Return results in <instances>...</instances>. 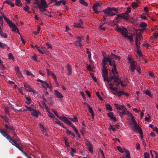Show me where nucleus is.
Wrapping results in <instances>:
<instances>
[{"label": "nucleus", "instance_id": "15", "mask_svg": "<svg viewBox=\"0 0 158 158\" xmlns=\"http://www.w3.org/2000/svg\"><path fill=\"white\" fill-rule=\"evenodd\" d=\"M109 117L110 118V120L114 122H115L117 121L116 118L114 116L113 113L112 112H109Z\"/></svg>", "mask_w": 158, "mask_h": 158}, {"label": "nucleus", "instance_id": "4", "mask_svg": "<svg viewBox=\"0 0 158 158\" xmlns=\"http://www.w3.org/2000/svg\"><path fill=\"white\" fill-rule=\"evenodd\" d=\"M83 38V36H78L77 37L74 43L76 46L80 47L83 46V41H85V40Z\"/></svg>", "mask_w": 158, "mask_h": 158}, {"label": "nucleus", "instance_id": "64", "mask_svg": "<svg viewBox=\"0 0 158 158\" xmlns=\"http://www.w3.org/2000/svg\"><path fill=\"white\" fill-rule=\"evenodd\" d=\"M46 45L47 47L48 48H52L51 45L48 43H46Z\"/></svg>", "mask_w": 158, "mask_h": 158}, {"label": "nucleus", "instance_id": "49", "mask_svg": "<svg viewBox=\"0 0 158 158\" xmlns=\"http://www.w3.org/2000/svg\"><path fill=\"white\" fill-rule=\"evenodd\" d=\"M8 58L10 59H14L12 54L11 53H10L8 54Z\"/></svg>", "mask_w": 158, "mask_h": 158}, {"label": "nucleus", "instance_id": "19", "mask_svg": "<svg viewBox=\"0 0 158 158\" xmlns=\"http://www.w3.org/2000/svg\"><path fill=\"white\" fill-rule=\"evenodd\" d=\"M87 145L88 146V149L89 152L91 153L93 152V146L90 143H88L87 144Z\"/></svg>", "mask_w": 158, "mask_h": 158}, {"label": "nucleus", "instance_id": "24", "mask_svg": "<svg viewBox=\"0 0 158 158\" xmlns=\"http://www.w3.org/2000/svg\"><path fill=\"white\" fill-rule=\"evenodd\" d=\"M135 131L138 130V132L139 133L140 132L142 131V129L139 126L138 124L135 127Z\"/></svg>", "mask_w": 158, "mask_h": 158}, {"label": "nucleus", "instance_id": "6", "mask_svg": "<svg viewBox=\"0 0 158 158\" xmlns=\"http://www.w3.org/2000/svg\"><path fill=\"white\" fill-rule=\"evenodd\" d=\"M102 6L100 2H97L94 4L92 7V9L94 11V12L96 14H98L100 12L98 10L102 8Z\"/></svg>", "mask_w": 158, "mask_h": 158}, {"label": "nucleus", "instance_id": "56", "mask_svg": "<svg viewBox=\"0 0 158 158\" xmlns=\"http://www.w3.org/2000/svg\"><path fill=\"white\" fill-rule=\"evenodd\" d=\"M127 153L126 155V158H131L130 157V155L128 151H127Z\"/></svg>", "mask_w": 158, "mask_h": 158}, {"label": "nucleus", "instance_id": "45", "mask_svg": "<svg viewBox=\"0 0 158 158\" xmlns=\"http://www.w3.org/2000/svg\"><path fill=\"white\" fill-rule=\"evenodd\" d=\"M96 94L97 96L99 98L100 100H102L103 99L100 96L99 92H96Z\"/></svg>", "mask_w": 158, "mask_h": 158}, {"label": "nucleus", "instance_id": "51", "mask_svg": "<svg viewBox=\"0 0 158 158\" xmlns=\"http://www.w3.org/2000/svg\"><path fill=\"white\" fill-rule=\"evenodd\" d=\"M25 72L26 74L28 76L31 75L32 76L34 77L35 76L32 73H31V72H29L27 71H25Z\"/></svg>", "mask_w": 158, "mask_h": 158}, {"label": "nucleus", "instance_id": "17", "mask_svg": "<svg viewBox=\"0 0 158 158\" xmlns=\"http://www.w3.org/2000/svg\"><path fill=\"white\" fill-rule=\"evenodd\" d=\"M40 113L39 111H37L33 109L31 112V114L35 117H38V113Z\"/></svg>", "mask_w": 158, "mask_h": 158}, {"label": "nucleus", "instance_id": "9", "mask_svg": "<svg viewBox=\"0 0 158 158\" xmlns=\"http://www.w3.org/2000/svg\"><path fill=\"white\" fill-rule=\"evenodd\" d=\"M121 107L122 108L121 110L122 111H119L118 112L120 116H123L125 114H129V111L127 110L124 107V106L121 105Z\"/></svg>", "mask_w": 158, "mask_h": 158}, {"label": "nucleus", "instance_id": "28", "mask_svg": "<svg viewBox=\"0 0 158 158\" xmlns=\"http://www.w3.org/2000/svg\"><path fill=\"white\" fill-rule=\"evenodd\" d=\"M47 6V4L45 0H41V4L40 6Z\"/></svg>", "mask_w": 158, "mask_h": 158}, {"label": "nucleus", "instance_id": "20", "mask_svg": "<svg viewBox=\"0 0 158 158\" xmlns=\"http://www.w3.org/2000/svg\"><path fill=\"white\" fill-rule=\"evenodd\" d=\"M67 73L68 74L70 75L72 73L71 67L69 64H68L67 67Z\"/></svg>", "mask_w": 158, "mask_h": 158}, {"label": "nucleus", "instance_id": "13", "mask_svg": "<svg viewBox=\"0 0 158 158\" xmlns=\"http://www.w3.org/2000/svg\"><path fill=\"white\" fill-rule=\"evenodd\" d=\"M103 12H104V13L105 14L103 16V20L105 21L106 19V17L109 16V7L103 10Z\"/></svg>", "mask_w": 158, "mask_h": 158}, {"label": "nucleus", "instance_id": "14", "mask_svg": "<svg viewBox=\"0 0 158 158\" xmlns=\"http://www.w3.org/2000/svg\"><path fill=\"white\" fill-rule=\"evenodd\" d=\"M130 15L129 14L127 13H125L122 14V17L124 19L128 21L130 18Z\"/></svg>", "mask_w": 158, "mask_h": 158}, {"label": "nucleus", "instance_id": "7", "mask_svg": "<svg viewBox=\"0 0 158 158\" xmlns=\"http://www.w3.org/2000/svg\"><path fill=\"white\" fill-rule=\"evenodd\" d=\"M4 137L8 140L9 142L13 145L15 146L17 143V142L16 141L12 139L8 133Z\"/></svg>", "mask_w": 158, "mask_h": 158}, {"label": "nucleus", "instance_id": "48", "mask_svg": "<svg viewBox=\"0 0 158 158\" xmlns=\"http://www.w3.org/2000/svg\"><path fill=\"white\" fill-rule=\"evenodd\" d=\"M52 111L54 113L55 115L57 117L58 116V114L57 112L54 109H52Z\"/></svg>", "mask_w": 158, "mask_h": 158}, {"label": "nucleus", "instance_id": "30", "mask_svg": "<svg viewBox=\"0 0 158 158\" xmlns=\"http://www.w3.org/2000/svg\"><path fill=\"white\" fill-rule=\"evenodd\" d=\"M89 112L91 113L92 117L93 118L94 116V112L93 111L92 108L91 107L89 106Z\"/></svg>", "mask_w": 158, "mask_h": 158}, {"label": "nucleus", "instance_id": "21", "mask_svg": "<svg viewBox=\"0 0 158 158\" xmlns=\"http://www.w3.org/2000/svg\"><path fill=\"white\" fill-rule=\"evenodd\" d=\"M0 133L4 137H5L7 134V132L6 130H3L0 128Z\"/></svg>", "mask_w": 158, "mask_h": 158}, {"label": "nucleus", "instance_id": "33", "mask_svg": "<svg viewBox=\"0 0 158 158\" xmlns=\"http://www.w3.org/2000/svg\"><path fill=\"white\" fill-rule=\"evenodd\" d=\"M110 89L111 90L114 91L113 92L114 94H116V93L118 92V88L117 87H110Z\"/></svg>", "mask_w": 158, "mask_h": 158}, {"label": "nucleus", "instance_id": "59", "mask_svg": "<svg viewBox=\"0 0 158 158\" xmlns=\"http://www.w3.org/2000/svg\"><path fill=\"white\" fill-rule=\"evenodd\" d=\"M10 130H11L12 131V132H15V128L14 127H13L11 126L10 125L9 126V128Z\"/></svg>", "mask_w": 158, "mask_h": 158}, {"label": "nucleus", "instance_id": "27", "mask_svg": "<svg viewBox=\"0 0 158 158\" xmlns=\"http://www.w3.org/2000/svg\"><path fill=\"white\" fill-rule=\"evenodd\" d=\"M30 9V7L28 6L27 5H26V7H23V10L29 13H31V11L29 10Z\"/></svg>", "mask_w": 158, "mask_h": 158}, {"label": "nucleus", "instance_id": "46", "mask_svg": "<svg viewBox=\"0 0 158 158\" xmlns=\"http://www.w3.org/2000/svg\"><path fill=\"white\" fill-rule=\"evenodd\" d=\"M114 105L116 107L117 109H118L119 110H121L122 108L121 106H119L118 104H114Z\"/></svg>", "mask_w": 158, "mask_h": 158}, {"label": "nucleus", "instance_id": "25", "mask_svg": "<svg viewBox=\"0 0 158 158\" xmlns=\"http://www.w3.org/2000/svg\"><path fill=\"white\" fill-rule=\"evenodd\" d=\"M15 4L16 6H21L22 5V4L20 0H16Z\"/></svg>", "mask_w": 158, "mask_h": 158}, {"label": "nucleus", "instance_id": "16", "mask_svg": "<svg viewBox=\"0 0 158 158\" xmlns=\"http://www.w3.org/2000/svg\"><path fill=\"white\" fill-rule=\"evenodd\" d=\"M55 95L58 98H61L63 97V95L61 94L57 90H54Z\"/></svg>", "mask_w": 158, "mask_h": 158}, {"label": "nucleus", "instance_id": "37", "mask_svg": "<svg viewBox=\"0 0 158 158\" xmlns=\"http://www.w3.org/2000/svg\"><path fill=\"white\" fill-rule=\"evenodd\" d=\"M158 36V33H155L153 34V35L151 36V39H156Z\"/></svg>", "mask_w": 158, "mask_h": 158}, {"label": "nucleus", "instance_id": "31", "mask_svg": "<svg viewBox=\"0 0 158 158\" xmlns=\"http://www.w3.org/2000/svg\"><path fill=\"white\" fill-rule=\"evenodd\" d=\"M138 6L137 3L135 2H133L131 4V6L134 9L138 7Z\"/></svg>", "mask_w": 158, "mask_h": 158}, {"label": "nucleus", "instance_id": "3", "mask_svg": "<svg viewBox=\"0 0 158 158\" xmlns=\"http://www.w3.org/2000/svg\"><path fill=\"white\" fill-rule=\"evenodd\" d=\"M123 29L119 27L118 26H116L115 30L118 32H120L122 35L124 37H127L131 42H133V37L132 35H128L127 31L125 28L123 27Z\"/></svg>", "mask_w": 158, "mask_h": 158}, {"label": "nucleus", "instance_id": "18", "mask_svg": "<svg viewBox=\"0 0 158 158\" xmlns=\"http://www.w3.org/2000/svg\"><path fill=\"white\" fill-rule=\"evenodd\" d=\"M15 146L22 152L24 153L23 150V147L21 143H17Z\"/></svg>", "mask_w": 158, "mask_h": 158}, {"label": "nucleus", "instance_id": "53", "mask_svg": "<svg viewBox=\"0 0 158 158\" xmlns=\"http://www.w3.org/2000/svg\"><path fill=\"white\" fill-rule=\"evenodd\" d=\"M27 110H25L26 111L28 110L29 111H32L33 109H32V108L31 107H28L27 106H25Z\"/></svg>", "mask_w": 158, "mask_h": 158}, {"label": "nucleus", "instance_id": "44", "mask_svg": "<svg viewBox=\"0 0 158 158\" xmlns=\"http://www.w3.org/2000/svg\"><path fill=\"white\" fill-rule=\"evenodd\" d=\"M90 76L93 80L95 81V82H97V78L96 77H94V75L92 73H91Z\"/></svg>", "mask_w": 158, "mask_h": 158}, {"label": "nucleus", "instance_id": "34", "mask_svg": "<svg viewBox=\"0 0 158 158\" xmlns=\"http://www.w3.org/2000/svg\"><path fill=\"white\" fill-rule=\"evenodd\" d=\"M64 141L65 144V145L67 147H69V143L68 142V139L66 137H64Z\"/></svg>", "mask_w": 158, "mask_h": 158}, {"label": "nucleus", "instance_id": "12", "mask_svg": "<svg viewBox=\"0 0 158 158\" xmlns=\"http://www.w3.org/2000/svg\"><path fill=\"white\" fill-rule=\"evenodd\" d=\"M9 26L10 27H12V31H16V30H17V32L19 33V31L18 30L17 27H16V25L14 23H12Z\"/></svg>", "mask_w": 158, "mask_h": 158}, {"label": "nucleus", "instance_id": "2", "mask_svg": "<svg viewBox=\"0 0 158 158\" xmlns=\"http://www.w3.org/2000/svg\"><path fill=\"white\" fill-rule=\"evenodd\" d=\"M113 58L115 59H118L119 60L121 58L120 56H117L116 55H114L112 53H111V55L109 56V65L112 66V68L111 71L113 74L115 75L116 74H118V73L116 71V64L115 63Z\"/></svg>", "mask_w": 158, "mask_h": 158}, {"label": "nucleus", "instance_id": "55", "mask_svg": "<svg viewBox=\"0 0 158 158\" xmlns=\"http://www.w3.org/2000/svg\"><path fill=\"white\" fill-rule=\"evenodd\" d=\"M35 3L37 6L38 7H40V3L39 0H35Z\"/></svg>", "mask_w": 158, "mask_h": 158}, {"label": "nucleus", "instance_id": "35", "mask_svg": "<svg viewBox=\"0 0 158 158\" xmlns=\"http://www.w3.org/2000/svg\"><path fill=\"white\" fill-rule=\"evenodd\" d=\"M73 26L75 27H80V28H82L83 27L81 25L80 23H74Z\"/></svg>", "mask_w": 158, "mask_h": 158}, {"label": "nucleus", "instance_id": "58", "mask_svg": "<svg viewBox=\"0 0 158 158\" xmlns=\"http://www.w3.org/2000/svg\"><path fill=\"white\" fill-rule=\"evenodd\" d=\"M110 10L111 11H114L116 13L118 12V9L117 8H110Z\"/></svg>", "mask_w": 158, "mask_h": 158}, {"label": "nucleus", "instance_id": "36", "mask_svg": "<svg viewBox=\"0 0 158 158\" xmlns=\"http://www.w3.org/2000/svg\"><path fill=\"white\" fill-rule=\"evenodd\" d=\"M80 2L81 4H82L85 6H88L87 3L85 2L84 0H80Z\"/></svg>", "mask_w": 158, "mask_h": 158}, {"label": "nucleus", "instance_id": "26", "mask_svg": "<svg viewBox=\"0 0 158 158\" xmlns=\"http://www.w3.org/2000/svg\"><path fill=\"white\" fill-rule=\"evenodd\" d=\"M4 19L5 21L9 24V26L13 23L7 17H4Z\"/></svg>", "mask_w": 158, "mask_h": 158}, {"label": "nucleus", "instance_id": "61", "mask_svg": "<svg viewBox=\"0 0 158 158\" xmlns=\"http://www.w3.org/2000/svg\"><path fill=\"white\" fill-rule=\"evenodd\" d=\"M1 117L2 118H3V119H4V120L5 122H8V119L7 117L6 116L4 117L3 116H2Z\"/></svg>", "mask_w": 158, "mask_h": 158}, {"label": "nucleus", "instance_id": "8", "mask_svg": "<svg viewBox=\"0 0 158 158\" xmlns=\"http://www.w3.org/2000/svg\"><path fill=\"white\" fill-rule=\"evenodd\" d=\"M135 45L136 47L137 51V54L139 56H143V55L142 54V53L140 50V42H139V43H137V40H136V43H135Z\"/></svg>", "mask_w": 158, "mask_h": 158}, {"label": "nucleus", "instance_id": "54", "mask_svg": "<svg viewBox=\"0 0 158 158\" xmlns=\"http://www.w3.org/2000/svg\"><path fill=\"white\" fill-rule=\"evenodd\" d=\"M6 114H10L9 113V110L8 108H5L4 110Z\"/></svg>", "mask_w": 158, "mask_h": 158}, {"label": "nucleus", "instance_id": "60", "mask_svg": "<svg viewBox=\"0 0 158 158\" xmlns=\"http://www.w3.org/2000/svg\"><path fill=\"white\" fill-rule=\"evenodd\" d=\"M145 93L146 94L148 95V96H150L151 95V94L150 93V91L149 90H147L145 91Z\"/></svg>", "mask_w": 158, "mask_h": 158}, {"label": "nucleus", "instance_id": "32", "mask_svg": "<svg viewBox=\"0 0 158 158\" xmlns=\"http://www.w3.org/2000/svg\"><path fill=\"white\" fill-rule=\"evenodd\" d=\"M69 119L74 122H77L78 121L77 118L76 116H75L73 118H69Z\"/></svg>", "mask_w": 158, "mask_h": 158}, {"label": "nucleus", "instance_id": "43", "mask_svg": "<svg viewBox=\"0 0 158 158\" xmlns=\"http://www.w3.org/2000/svg\"><path fill=\"white\" fill-rule=\"evenodd\" d=\"M54 123L59 124L61 127H62V126L63 125L62 123L59 120H57L56 121H55Z\"/></svg>", "mask_w": 158, "mask_h": 158}, {"label": "nucleus", "instance_id": "38", "mask_svg": "<svg viewBox=\"0 0 158 158\" xmlns=\"http://www.w3.org/2000/svg\"><path fill=\"white\" fill-rule=\"evenodd\" d=\"M0 35L4 38H6L7 37V35L6 33H3L2 31H1L0 32Z\"/></svg>", "mask_w": 158, "mask_h": 158}, {"label": "nucleus", "instance_id": "5", "mask_svg": "<svg viewBox=\"0 0 158 158\" xmlns=\"http://www.w3.org/2000/svg\"><path fill=\"white\" fill-rule=\"evenodd\" d=\"M113 79L114 81L117 83V86H118V85L121 84L122 87L126 86L127 85H124L123 83V81L120 80L118 76H116L114 75L113 76L111 77L110 78L109 77V81L110 79Z\"/></svg>", "mask_w": 158, "mask_h": 158}, {"label": "nucleus", "instance_id": "63", "mask_svg": "<svg viewBox=\"0 0 158 158\" xmlns=\"http://www.w3.org/2000/svg\"><path fill=\"white\" fill-rule=\"evenodd\" d=\"M61 2H62L61 0L58 1V2L56 1L55 5L57 6H60V4L61 3Z\"/></svg>", "mask_w": 158, "mask_h": 158}, {"label": "nucleus", "instance_id": "22", "mask_svg": "<svg viewBox=\"0 0 158 158\" xmlns=\"http://www.w3.org/2000/svg\"><path fill=\"white\" fill-rule=\"evenodd\" d=\"M47 6H40V7H38L40 11L42 12L44 11H46V9H45L46 7H47Z\"/></svg>", "mask_w": 158, "mask_h": 158}, {"label": "nucleus", "instance_id": "39", "mask_svg": "<svg viewBox=\"0 0 158 158\" xmlns=\"http://www.w3.org/2000/svg\"><path fill=\"white\" fill-rule=\"evenodd\" d=\"M147 24L144 22H142L139 25V27H147Z\"/></svg>", "mask_w": 158, "mask_h": 158}, {"label": "nucleus", "instance_id": "41", "mask_svg": "<svg viewBox=\"0 0 158 158\" xmlns=\"http://www.w3.org/2000/svg\"><path fill=\"white\" fill-rule=\"evenodd\" d=\"M116 94H118V96H122L123 95H124V92H123L121 91H118V92L116 93Z\"/></svg>", "mask_w": 158, "mask_h": 158}, {"label": "nucleus", "instance_id": "52", "mask_svg": "<svg viewBox=\"0 0 158 158\" xmlns=\"http://www.w3.org/2000/svg\"><path fill=\"white\" fill-rule=\"evenodd\" d=\"M150 156L149 154L147 152L144 153V158H149Z\"/></svg>", "mask_w": 158, "mask_h": 158}, {"label": "nucleus", "instance_id": "40", "mask_svg": "<svg viewBox=\"0 0 158 158\" xmlns=\"http://www.w3.org/2000/svg\"><path fill=\"white\" fill-rule=\"evenodd\" d=\"M36 57L37 55L35 54L34 56H31V59L34 60V61L39 62V61L37 60Z\"/></svg>", "mask_w": 158, "mask_h": 158}, {"label": "nucleus", "instance_id": "29", "mask_svg": "<svg viewBox=\"0 0 158 158\" xmlns=\"http://www.w3.org/2000/svg\"><path fill=\"white\" fill-rule=\"evenodd\" d=\"M26 99L27 101H26V103L28 105H29L31 103V100L30 97H26Z\"/></svg>", "mask_w": 158, "mask_h": 158}, {"label": "nucleus", "instance_id": "62", "mask_svg": "<svg viewBox=\"0 0 158 158\" xmlns=\"http://www.w3.org/2000/svg\"><path fill=\"white\" fill-rule=\"evenodd\" d=\"M117 149L118 150V151L119 152H121V153L123 152V150L120 147H119V146L117 147Z\"/></svg>", "mask_w": 158, "mask_h": 158}, {"label": "nucleus", "instance_id": "50", "mask_svg": "<svg viewBox=\"0 0 158 158\" xmlns=\"http://www.w3.org/2000/svg\"><path fill=\"white\" fill-rule=\"evenodd\" d=\"M48 112L49 113V114L48 115V116L51 118H55V115L52 114L51 113V112H50L48 111Z\"/></svg>", "mask_w": 158, "mask_h": 158}, {"label": "nucleus", "instance_id": "23", "mask_svg": "<svg viewBox=\"0 0 158 158\" xmlns=\"http://www.w3.org/2000/svg\"><path fill=\"white\" fill-rule=\"evenodd\" d=\"M24 86L25 87V89H26V90L27 91H28L30 92V89H31L32 88L30 87L29 85L27 84H24Z\"/></svg>", "mask_w": 158, "mask_h": 158}, {"label": "nucleus", "instance_id": "10", "mask_svg": "<svg viewBox=\"0 0 158 158\" xmlns=\"http://www.w3.org/2000/svg\"><path fill=\"white\" fill-rule=\"evenodd\" d=\"M135 66L136 65L134 60H132L130 62V69L132 72H134V70L136 69Z\"/></svg>", "mask_w": 158, "mask_h": 158}, {"label": "nucleus", "instance_id": "47", "mask_svg": "<svg viewBox=\"0 0 158 158\" xmlns=\"http://www.w3.org/2000/svg\"><path fill=\"white\" fill-rule=\"evenodd\" d=\"M6 46V45L0 41V47L1 48H3Z\"/></svg>", "mask_w": 158, "mask_h": 158}, {"label": "nucleus", "instance_id": "1", "mask_svg": "<svg viewBox=\"0 0 158 158\" xmlns=\"http://www.w3.org/2000/svg\"><path fill=\"white\" fill-rule=\"evenodd\" d=\"M103 55L104 58L102 60L103 69L102 70V74L104 81L105 82L106 85V82H107V85L106 86L108 88L109 86V77L108 74V69L106 65V63L109 62V57H107L106 56V54L104 52H103Z\"/></svg>", "mask_w": 158, "mask_h": 158}, {"label": "nucleus", "instance_id": "11", "mask_svg": "<svg viewBox=\"0 0 158 158\" xmlns=\"http://www.w3.org/2000/svg\"><path fill=\"white\" fill-rule=\"evenodd\" d=\"M136 38L135 39V43H136V40H137V43L139 44L138 43V37L139 39V42H140L141 39H143V37L142 36V34L140 33V32H139V33H136Z\"/></svg>", "mask_w": 158, "mask_h": 158}, {"label": "nucleus", "instance_id": "42", "mask_svg": "<svg viewBox=\"0 0 158 158\" xmlns=\"http://www.w3.org/2000/svg\"><path fill=\"white\" fill-rule=\"evenodd\" d=\"M37 50L40 53L42 54H44L46 51L45 50H42L40 48H37Z\"/></svg>", "mask_w": 158, "mask_h": 158}, {"label": "nucleus", "instance_id": "57", "mask_svg": "<svg viewBox=\"0 0 158 158\" xmlns=\"http://www.w3.org/2000/svg\"><path fill=\"white\" fill-rule=\"evenodd\" d=\"M115 15H116V14L114 13L112 11L110 10V8L109 7V15L112 16Z\"/></svg>", "mask_w": 158, "mask_h": 158}]
</instances>
